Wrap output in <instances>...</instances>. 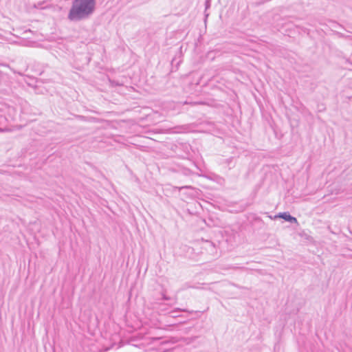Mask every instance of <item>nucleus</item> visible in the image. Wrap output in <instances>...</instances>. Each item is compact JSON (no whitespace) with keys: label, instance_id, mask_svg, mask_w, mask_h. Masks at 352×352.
Instances as JSON below:
<instances>
[{"label":"nucleus","instance_id":"nucleus-1","mask_svg":"<svg viewBox=\"0 0 352 352\" xmlns=\"http://www.w3.org/2000/svg\"><path fill=\"white\" fill-rule=\"evenodd\" d=\"M96 7V0H74L68 14L72 21H80L90 17Z\"/></svg>","mask_w":352,"mask_h":352},{"label":"nucleus","instance_id":"nucleus-2","mask_svg":"<svg viewBox=\"0 0 352 352\" xmlns=\"http://www.w3.org/2000/svg\"><path fill=\"white\" fill-rule=\"evenodd\" d=\"M278 217L282 218V219H283L284 220H285L287 221H289V222H291V223H297L296 218L291 216L287 212L280 213Z\"/></svg>","mask_w":352,"mask_h":352},{"label":"nucleus","instance_id":"nucleus-3","mask_svg":"<svg viewBox=\"0 0 352 352\" xmlns=\"http://www.w3.org/2000/svg\"><path fill=\"white\" fill-rule=\"evenodd\" d=\"M163 299H164V300H168L169 298H168L167 296H163Z\"/></svg>","mask_w":352,"mask_h":352}]
</instances>
